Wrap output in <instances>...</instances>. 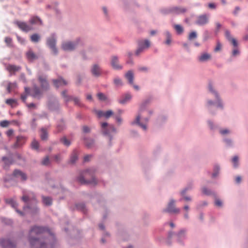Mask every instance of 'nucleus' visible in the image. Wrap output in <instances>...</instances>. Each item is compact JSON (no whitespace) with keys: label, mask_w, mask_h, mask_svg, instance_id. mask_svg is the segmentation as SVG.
Wrapping results in <instances>:
<instances>
[{"label":"nucleus","mask_w":248,"mask_h":248,"mask_svg":"<svg viewBox=\"0 0 248 248\" xmlns=\"http://www.w3.org/2000/svg\"><path fill=\"white\" fill-rule=\"evenodd\" d=\"M26 57L30 62H33L38 59V56L31 49L26 52Z\"/></svg>","instance_id":"34"},{"label":"nucleus","mask_w":248,"mask_h":248,"mask_svg":"<svg viewBox=\"0 0 248 248\" xmlns=\"http://www.w3.org/2000/svg\"><path fill=\"white\" fill-rule=\"evenodd\" d=\"M187 229L185 228L181 229L176 232L169 231L166 240L167 244L170 246L175 241L181 246H184L187 239Z\"/></svg>","instance_id":"4"},{"label":"nucleus","mask_w":248,"mask_h":248,"mask_svg":"<svg viewBox=\"0 0 248 248\" xmlns=\"http://www.w3.org/2000/svg\"><path fill=\"white\" fill-rule=\"evenodd\" d=\"M40 36L37 33H34L31 36V40L33 43H37L40 40Z\"/></svg>","instance_id":"54"},{"label":"nucleus","mask_w":248,"mask_h":248,"mask_svg":"<svg viewBox=\"0 0 248 248\" xmlns=\"http://www.w3.org/2000/svg\"><path fill=\"white\" fill-rule=\"evenodd\" d=\"M122 2L123 7L125 9L128 8L131 5L136 4L135 0H122Z\"/></svg>","instance_id":"43"},{"label":"nucleus","mask_w":248,"mask_h":248,"mask_svg":"<svg viewBox=\"0 0 248 248\" xmlns=\"http://www.w3.org/2000/svg\"><path fill=\"white\" fill-rule=\"evenodd\" d=\"M15 156L19 161H21L23 163L26 162V159L24 157L22 156L21 155L16 152L14 154Z\"/></svg>","instance_id":"59"},{"label":"nucleus","mask_w":248,"mask_h":248,"mask_svg":"<svg viewBox=\"0 0 248 248\" xmlns=\"http://www.w3.org/2000/svg\"><path fill=\"white\" fill-rule=\"evenodd\" d=\"M24 142L23 137H17L16 138V142L15 143L13 146L16 148H19L24 144Z\"/></svg>","instance_id":"46"},{"label":"nucleus","mask_w":248,"mask_h":248,"mask_svg":"<svg viewBox=\"0 0 248 248\" xmlns=\"http://www.w3.org/2000/svg\"><path fill=\"white\" fill-rule=\"evenodd\" d=\"M187 9L185 7L180 6H172V14L179 15L186 12Z\"/></svg>","instance_id":"26"},{"label":"nucleus","mask_w":248,"mask_h":248,"mask_svg":"<svg viewBox=\"0 0 248 248\" xmlns=\"http://www.w3.org/2000/svg\"><path fill=\"white\" fill-rule=\"evenodd\" d=\"M159 12L163 15L172 14V6L161 8L159 10Z\"/></svg>","instance_id":"41"},{"label":"nucleus","mask_w":248,"mask_h":248,"mask_svg":"<svg viewBox=\"0 0 248 248\" xmlns=\"http://www.w3.org/2000/svg\"><path fill=\"white\" fill-rule=\"evenodd\" d=\"M12 175L16 178H20L22 181H25L27 179V176L26 174L18 169L14 170Z\"/></svg>","instance_id":"22"},{"label":"nucleus","mask_w":248,"mask_h":248,"mask_svg":"<svg viewBox=\"0 0 248 248\" xmlns=\"http://www.w3.org/2000/svg\"><path fill=\"white\" fill-rule=\"evenodd\" d=\"M211 58V56L210 54L204 53L201 54L200 56H198V60L199 62H207L208 60H209Z\"/></svg>","instance_id":"42"},{"label":"nucleus","mask_w":248,"mask_h":248,"mask_svg":"<svg viewBox=\"0 0 248 248\" xmlns=\"http://www.w3.org/2000/svg\"><path fill=\"white\" fill-rule=\"evenodd\" d=\"M28 240L31 248H54L56 239L46 227L34 225L29 231Z\"/></svg>","instance_id":"1"},{"label":"nucleus","mask_w":248,"mask_h":248,"mask_svg":"<svg viewBox=\"0 0 248 248\" xmlns=\"http://www.w3.org/2000/svg\"><path fill=\"white\" fill-rule=\"evenodd\" d=\"M113 83L116 87H120L123 85L122 79L118 77H116L114 78Z\"/></svg>","instance_id":"57"},{"label":"nucleus","mask_w":248,"mask_h":248,"mask_svg":"<svg viewBox=\"0 0 248 248\" xmlns=\"http://www.w3.org/2000/svg\"><path fill=\"white\" fill-rule=\"evenodd\" d=\"M38 81L40 87L36 84L33 85L31 96L40 99L44 93L50 89V85L46 76L39 75L38 76Z\"/></svg>","instance_id":"3"},{"label":"nucleus","mask_w":248,"mask_h":248,"mask_svg":"<svg viewBox=\"0 0 248 248\" xmlns=\"http://www.w3.org/2000/svg\"><path fill=\"white\" fill-rule=\"evenodd\" d=\"M176 201L173 198L170 199L167 206L162 210V212L169 214H179L180 212V209L176 207Z\"/></svg>","instance_id":"11"},{"label":"nucleus","mask_w":248,"mask_h":248,"mask_svg":"<svg viewBox=\"0 0 248 248\" xmlns=\"http://www.w3.org/2000/svg\"><path fill=\"white\" fill-rule=\"evenodd\" d=\"M110 65L115 70H121L123 66L119 64V58L117 56L114 55L111 57Z\"/></svg>","instance_id":"23"},{"label":"nucleus","mask_w":248,"mask_h":248,"mask_svg":"<svg viewBox=\"0 0 248 248\" xmlns=\"http://www.w3.org/2000/svg\"><path fill=\"white\" fill-rule=\"evenodd\" d=\"M10 156H3L1 157V161L3 162V168L4 170H7L10 166L15 162L14 158L12 156L13 155L11 153H9Z\"/></svg>","instance_id":"17"},{"label":"nucleus","mask_w":248,"mask_h":248,"mask_svg":"<svg viewBox=\"0 0 248 248\" xmlns=\"http://www.w3.org/2000/svg\"><path fill=\"white\" fill-rule=\"evenodd\" d=\"M47 106L50 111H58L60 108V104L58 99L55 96L49 98L47 103Z\"/></svg>","instance_id":"13"},{"label":"nucleus","mask_w":248,"mask_h":248,"mask_svg":"<svg viewBox=\"0 0 248 248\" xmlns=\"http://www.w3.org/2000/svg\"><path fill=\"white\" fill-rule=\"evenodd\" d=\"M37 201L36 199L33 197L32 200L30 202L28 203L23 206V208L25 211L27 210H29V213L31 215H35L38 214L39 209L37 206Z\"/></svg>","instance_id":"8"},{"label":"nucleus","mask_w":248,"mask_h":248,"mask_svg":"<svg viewBox=\"0 0 248 248\" xmlns=\"http://www.w3.org/2000/svg\"><path fill=\"white\" fill-rule=\"evenodd\" d=\"M222 140L227 148H232L234 147V141L232 138L229 137H224L222 138Z\"/></svg>","instance_id":"27"},{"label":"nucleus","mask_w":248,"mask_h":248,"mask_svg":"<svg viewBox=\"0 0 248 248\" xmlns=\"http://www.w3.org/2000/svg\"><path fill=\"white\" fill-rule=\"evenodd\" d=\"M52 82L56 88L67 84V82L62 77H59L57 79H53Z\"/></svg>","instance_id":"25"},{"label":"nucleus","mask_w":248,"mask_h":248,"mask_svg":"<svg viewBox=\"0 0 248 248\" xmlns=\"http://www.w3.org/2000/svg\"><path fill=\"white\" fill-rule=\"evenodd\" d=\"M32 197L30 198L28 195H23L21 197V200L26 203L27 205L28 203H30L31 201L32 200Z\"/></svg>","instance_id":"61"},{"label":"nucleus","mask_w":248,"mask_h":248,"mask_svg":"<svg viewBox=\"0 0 248 248\" xmlns=\"http://www.w3.org/2000/svg\"><path fill=\"white\" fill-rule=\"evenodd\" d=\"M132 96L129 93L123 94L121 97L118 100V102L124 105L131 100Z\"/></svg>","instance_id":"28"},{"label":"nucleus","mask_w":248,"mask_h":248,"mask_svg":"<svg viewBox=\"0 0 248 248\" xmlns=\"http://www.w3.org/2000/svg\"><path fill=\"white\" fill-rule=\"evenodd\" d=\"M14 24L18 26V27L23 31L28 32L32 29V27L29 25L26 22L16 20L14 22Z\"/></svg>","instance_id":"21"},{"label":"nucleus","mask_w":248,"mask_h":248,"mask_svg":"<svg viewBox=\"0 0 248 248\" xmlns=\"http://www.w3.org/2000/svg\"><path fill=\"white\" fill-rule=\"evenodd\" d=\"M95 171L96 169L94 168L87 169L77 177V180L81 184L96 185L97 182L94 176Z\"/></svg>","instance_id":"5"},{"label":"nucleus","mask_w":248,"mask_h":248,"mask_svg":"<svg viewBox=\"0 0 248 248\" xmlns=\"http://www.w3.org/2000/svg\"><path fill=\"white\" fill-rule=\"evenodd\" d=\"M56 43L57 37L55 33H52L50 36L46 38V46L52 51L54 55H57L58 54V49L56 47Z\"/></svg>","instance_id":"7"},{"label":"nucleus","mask_w":248,"mask_h":248,"mask_svg":"<svg viewBox=\"0 0 248 248\" xmlns=\"http://www.w3.org/2000/svg\"><path fill=\"white\" fill-rule=\"evenodd\" d=\"M93 198L95 199L99 205H103L104 203V198L102 195L98 193H94Z\"/></svg>","instance_id":"45"},{"label":"nucleus","mask_w":248,"mask_h":248,"mask_svg":"<svg viewBox=\"0 0 248 248\" xmlns=\"http://www.w3.org/2000/svg\"><path fill=\"white\" fill-rule=\"evenodd\" d=\"M78 159V152L77 149H74L71 153L70 159L68 161L69 164H74Z\"/></svg>","instance_id":"30"},{"label":"nucleus","mask_w":248,"mask_h":248,"mask_svg":"<svg viewBox=\"0 0 248 248\" xmlns=\"http://www.w3.org/2000/svg\"><path fill=\"white\" fill-rule=\"evenodd\" d=\"M125 77L127 79L128 83L130 85L134 82V74L132 70H129L125 74Z\"/></svg>","instance_id":"36"},{"label":"nucleus","mask_w":248,"mask_h":248,"mask_svg":"<svg viewBox=\"0 0 248 248\" xmlns=\"http://www.w3.org/2000/svg\"><path fill=\"white\" fill-rule=\"evenodd\" d=\"M207 123L209 128L211 131H218L220 128L219 125L217 124L214 123V122L213 120L211 119H208L207 120Z\"/></svg>","instance_id":"31"},{"label":"nucleus","mask_w":248,"mask_h":248,"mask_svg":"<svg viewBox=\"0 0 248 248\" xmlns=\"http://www.w3.org/2000/svg\"><path fill=\"white\" fill-rule=\"evenodd\" d=\"M29 22L31 25L42 24V21L38 16H32L29 20Z\"/></svg>","instance_id":"37"},{"label":"nucleus","mask_w":248,"mask_h":248,"mask_svg":"<svg viewBox=\"0 0 248 248\" xmlns=\"http://www.w3.org/2000/svg\"><path fill=\"white\" fill-rule=\"evenodd\" d=\"M104 18L107 20L109 21L110 19L111 16L108 8L106 6H103L101 8Z\"/></svg>","instance_id":"33"},{"label":"nucleus","mask_w":248,"mask_h":248,"mask_svg":"<svg viewBox=\"0 0 248 248\" xmlns=\"http://www.w3.org/2000/svg\"><path fill=\"white\" fill-rule=\"evenodd\" d=\"M5 202L6 203L10 205L11 207L14 209L16 208L18 206L16 202L13 198L5 199Z\"/></svg>","instance_id":"44"},{"label":"nucleus","mask_w":248,"mask_h":248,"mask_svg":"<svg viewBox=\"0 0 248 248\" xmlns=\"http://www.w3.org/2000/svg\"><path fill=\"white\" fill-rule=\"evenodd\" d=\"M164 35L166 37V41L165 44L167 45H170L171 42L172 34L169 31H165L164 33Z\"/></svg>","instance_id":"40"},{"label":"nucleus","mask_w":248,"mask_h":248,"mask_svg":"<svg viewBox=\"0 0 248 248\" xmlns=\"http://www.w3.org/2000/svg\"><path fill=\"white\" fill-rule=\"evenodd\" d=\"M141 118V113L138 112V114L136 116V118L130 122V124L132 126H139L143 130L146 131L147 129V126L145 124H144L140 122Z\"/></svg>","instance_id":"18"},{"label":"nucleus","mask_w":248,"mask_h":248,"mask_svg":"<svg viewBox=\"0 0 248 248\" xmlns=\"http://www.w3.org/2000/svg\"><path fill=\"white\" fill-rule=\"evenodd\" d=\"M73 101H74V102L76 105H77L79 107L87 108V107L86 106V105H84V104H83L80 101V99L79 97H74L73 98Z\"/></svg>","instance_id":"50"},{"label":"nucleus","mask_w":248,"mask_h":248,"mask_svg":"<svg viewBox=\"0 0 248 248\" xmlns=\"http://www.w3.org/2000/svg\"><path fill=\"white\" fill-rule=\"evenodd\" d=\"M98 99L101 101H106L108 100V97L103 93L99 92L97 94Z\"/></svg>","instance_id":"55"},{"label":"nucleus","mask_w":248,"mask_h":248,"mask_svg":"<svg viewBox=\"0 0 248 248\" xmlns=\"http://www.w3.org/2000/svg\"><path fill=\"white\" fill-rule=\"evenodd\" d=\"M60 142L64 146L68 147L72 143L69 139L66 136H63L60 139Z\"/></svg>","instance_id":"38"},{"label":"nucleus","mask_w":248,"mask_h":248,"mask_svg":"<svg viewBox=\"0 0 248 248\" xmlns=\"http://www.w3.org/2000/svg\"><path fill=\"white\" fill-rule=\"evenodd\" d=\"M42 202L46 206H49L52 204V200L50 197L42 196Z\"/></svg>","instance_id":"39"},{"label":"nucleus","mask_w":248,"mask_h":248,"mask_svg":"<svg viewBox=\"0 0 248 248\" xmlns=\"http://www.w3.org/2000/svg\"><path fill=\"white\" fill-rule=\"evenodd\" d=\"M138 47L135 51V55L137 56L143 53L151 46V43L148 39H140L137 42Z\"/></svg>","instance_id":"9"},{"label":"nucleus","mask_w":248,"mask_h":248,"mask_svg":"<svg viewBox=\"0 0 248 248\" xmlns=\"http://www.w3.org/2000/svg\"><path fill=\"white\" fill-rule=\"evenodd\" d=\"M208 90L209 93L215 99L207 98L205 106L210 114L215 115L217 113V108L221 110L224 109V103L219 93L211 83L209 84Z\"/></svg>","instance_id":"2"},{"label":"nucleus","mask_w":248,"mask_h":248,"mask_svg":"<svg viewBox=\"0 0 248 248\" xmlns=\"http://www.w3.org/2000/svg\"><path fill=\"white\" fill-rule=\"evenodd\" d=\"M31 147L33 150H38L39 148V143L38 141L35 140H33L31 143Z\"/></svg>","instance_id":"58"},{"label":"nucleus","mask_w":248,"mask_h":248,"mask_svg":"<svg viewBox=\"0 0 248 248\" xmlns=\"http://www.w3.org/2000/svg\"><path fill=\"white\" fill-rule=\"evenodd\" d=\"M81 39L77 38L74 41H66L63 42L62 44V48L65 51H72L77 48L78 45L80 43Z\"/></svg>","instance_id":"10"},{"label":"nucleus","mask_w":248,"mask_h":248,"mask_svg":"<svg viewBox=\"0 0 248 248\" xmlns=\"http://www.w3.org/2000/svg\"><path fill=\"white\" fill-rule=\"evenodd\" d=\"M218 132L223 138L224 137H227V136L230 135L232 133V131L228 128H222L220 127Z\"/></svg>","instance_id":"35"},{"label":"nucleus","mask_w":248,"mask_h":248,"mask_svg":"<svg viewBox=\"0 0 248 248\" xmlns=\"http://www.w3.org/2000/svg\"><path fill=\"white\" fill-rule=\"evenodd\" d=\"M90 73L93 77L98 78L103 75L104 70L99 64L95 63L91 66Z\"/></svg>","instance_id":"12"},{"label":"nucleus","mask_w":248,"mask_h":248,"mask_svg":"<svg viewBox=\"0 0 248 248\" xmlns=\"http://www.w3.org/2000/svg\"><path fill=\"white\" fill-rule=\"evenodd\" d=\"M100 126V132L103 136L108 140V146L110 148L113 144V136L112 133L116 134L118 133V130L113 124H108L107 122L101 123Z\"/></svg>","instance_id":"6"},{"label":"nucleus","mask_w":248,"mask_h":248,"mask_svg":"<svg viewBox=\"0 0 248 248\" xmlns=\"http://www.w3.org/2000/svg\"><path fill=\"white\" fill-rule=\"evenodd\" d=\"M130 135L131 136L134 138H139L140 137V134L139 132L135 130H131Z\"/></svg>","instance_id":"64"},{"label":"nucleus","mask_w":248,"mask_h":248,"mask_svg":"<svg viewBox=\"0 0 248 248\" xmlns=\"http://www.w3.org/2000/svg\"><path fill=\"white\" fill-rule=\"evenodd\" d=\"M6 103L8 105L12 106L14 104L15 106H16L17 104V101L16 100L14 99H7L6 100Z\"/></svg>","instance_id":"63"},{"label":"nucleus","mask_w":248,"mask_h":248,"mask_svg":"<svg viewBox=\"0 0 248 248\" xmlns=\"http://www.w3.org/2000/svg\"><path fill=\"white\" fill-rule=\"evenodd\" d=\"M7 70L9 72H16L21 69V67L19 66H16L15 65L9 64L6 68Z\"/></svg>","instance_id":"48"},{"label":"nucleus","mask_w":248,"mask_h":248,"mask_svg":"<svg viewBox=\"0 0 248 248\" xmlns=\"http://www.w3.org/2000/svg\"><path fill=\"white\" fill-rule=\"evenodd\" d=\"M168 117L167 115L164 114H161L158 116L157 122L160 124H162L167 120Z\"/></svg>","instance_id":"53"},{"label":"nucleus","mask_w":248,"mask_h":248,"mask_svg":"<svg viewBox=\"0 0 248 248\" xmlns=\"http://www.w3.org/2000/svg\"><path fill=\"white\" fill-rule=\"evenodd\" d=\"M40 138L42 140H45L48 138V133L45 128H42L40 130Z\"/></svg>","instance_id":"47"},{"label":"nucleus","mask_w":248,"mask_h":248,"mask_svg":"<svg viewBox=\"0 0 248 248\" xmlns=\"http://www.w3.org/2000/svg\"><path fill=\"white\" fill-rule=\"evenodd\" d=\"M97 51L98 48L95 46H89L87 48V51L91 53H95Z\"/></svg>","instance_id":"62"},{"label":"nucleus","mask_w":248,"mask_h":248,"mask_svg":"<svg viewBox=\"0 0 248 248\" xmlns=\"http://www.w3.org/2000/svg\"><path fill=\"white\" fill-rule=\"evenodd\" d=\"M0 246L2 248H16V244L9 238L0 239Z\"/></svg>","instance_id":"19"},{"label":"nucleus","mask_w":248,"mask_h":248,"mask_svg":"<svg viewBox=\"0 0 248 248\" xmlns=\"http://www.w3.org/2000/svg\"><path fill=\"white\" fill-rule=\"evenodd\" d=\"M83 140H84V144L85 146L90 149H94L97 150L98 148L97 145L95 143V140L89 137H84L83 138Z\"/></svg>","instance_id":"16"},{"label":"nucleus","mask_w":248,"mask_h":248,"mask_svg":"<svg viewBox=\"0 0 248 248\" xmlns=\"http://www.w3.org/2000/svg\"><path fill=\"white\" fill-rule=\"evenodd\" d=\"M232 162L233 168L237 169L239 165V157L237 155L234 156L232 159Z\"/></svg>","instance_id":"49"},{"label":"nucleus","mask_w":248,"mask_h":248,"mask_svg":"<svg viewBox=\"0 0 248 248\" xmlns=\"http://www.w3.org/2000/svg\"><path fill=\"white\" fill-rule=\"evenodd\" d=\"M76 209L82 212L84 214H86L87 213V209L85 203L83 202H79L77 203L75 205Z\"/></svg>","instance_id":"32"},{"label":"nucleus","mask_w":248,"mask_h":248,"mask_svg":"<svg viewBox=\"0 0 248 248\" xmlns=\"http://www.w3.org/2000/svg\"><path fill=\"white\" fill-rule=\"evenodd\" d=\"M173 27L178 35H180L184 32L183 27L179 24H174L173 25Z\"/></svg>","instance_id":"51"},{"label":"nucleus","mask_w":248,"mask_h":248,"mask_svg":"<svg viewBox=\"0 0 248 248\" xmlns=\"http://www.w3.org/2000/svg\"><path fill=\"white\" fill-rule=\"evenodd\" d=\"M187 192L188 191L185 188H183L180 190L179 195L180 197L178 200L179 202H191L192 201V197L186 194Z\"/></svg>","instance_id":"20"},{"label":"nucleus","mask_w":248,"mask_h":248,"mask_svg":"<svg viewBox=\"0 0 248 248\" xmlns=\"http://www.w3.org/2000/svg\"><path fill=\"white\" fill-rule=\"evenodd\" d=\"M17 85L16 82H8L6 90L8 93H10L12 89L16 88Z\"/></svg>","instance_id":"56"},{"label":"nucleus","mask_w":248,"mask_h":248,"mask_svg":"<svg viewBox=\"0 0 248 248\" xmlns=\"http://www.w3.org/2000/svg\"><path fill=\"white\" fill-rule=\"evenodd\" d=\"M212 170L213 172L211 173V178L212 179H216L219 176L220 173L221 167L220 164L218 163H214L213 166Z\"/></svg>","instance_id":"24"},{"label":"nucleus","mask_w":248,"mask_h":248,"mask_svg":"<svg viewBox=\"0 0 248 248\" xmlns=\"http://www.w3.org/2000/svg\"><path fill=\"white\" fill-rule=\"evenodd\" d=\"M210 15L208 14H203L197 16L195 24L199 26H204L209 22Z\"/></svg>","instance_id":"14"},{"label":"nucleus","mask_w":248,"mask_h":248,"mask_svg":"<svg viewBox=\"0 0 248 248\" xmlns=\"http://www.w3.org/2000/svg\"><path fill=\"white\" fill-rule=\"evenodd\" d=\"M211 36V32L206 30L203 33V40L204 41H207Z\"/></svg>","instance_id":"60"},{"label":"nucleus","mask_w":248,"mask_h":248,"mask_svg":"<svg viewBox=\"0 0 248 248\" xmlns=\"http://www.w3.org/2000/svg\"><path fill=\"white\" fill-rule=\"evenodd\" d=\"M65 128V125L62 119L57 124V129L58 132H61Z\"/></svg>","instance_id":"52"},{"label":"nucleus","mask_w":248,"mask_h":248,"mask_svg":"<svg viewBox=\"0 0 248 248\" xmlns=\"http://www.w3.org/2000/svg\"><path fill=\"white\" fill-rule=\"evenodd\" d=\"M202 193V194L206 196H212L214 197H217V193L212 189L204 186L201 188Z\"/></svg>","instance_id":"29"},{"label":"nucleus","mask_w":248,"mask_h":248,"mask_svg":"<svg viewBox=\"0 0 248 248\" xmlns=\"http://www.w3.org/2000/svg\"><path fill=\"white\" fill-rule=\"evenodd\" d=\"M153 97L152 96H149L146 98L143 99L139 104L138 112L142 114L143 112L146 110L148 106L151 103Z\"/></svg>","instance_id":"15"}]
</instances>
